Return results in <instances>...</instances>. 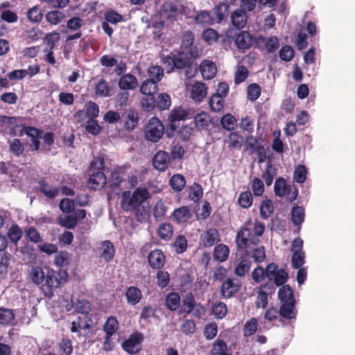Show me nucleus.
<instances>
[{"label": "nucleus", "instance_id": "f257e3e1", "mask_svg": "<svg viewBox=\"0 0 355 355\" xmlns=\"http://www.w3.org/2000/svg\"><path fill=\"white\" fill-rule=\"evenodd\" d=\"M150 196L148 190L144 187H138L133 192L124 191L121 196V205L125 211H139L142 204Z\"/></svg>", "mask_w": 355, "mask_h": 355}, {"label": "nucleus", "instance_id": "f03ea898", "mask_svg": "<svg viewBox=\"0 0 355 355\" xmlns=\"http://www.w3.org/2000/svg\"><path fill=\"white\" fill-rule=\"evenodd\" d=\"M190 13L191 9L187 6L178 1L167 2L162 6V15L171 21L177 20L182 15L190 17Z\"/></svg>", "mask_w": 355, "mask_h": 355}, {"label": "nucleus", "instance_id": "7ed1b4c3", "mask_svg": "<svg viewBox=\"0 0 355 355\" xmlns=\"http://www.w3.org/2000/svg\"><path fill=\"white\" fill-rule=\"evenodd\" d=\"M62 272L59 274L61 275ZM63 277H60L59 278L56 274V272L49 268L47 270L46 275L44 279V283H43L42 289L44 293V295L49 297H51L53 295V290L58 288L62 282H67V273L65 271L62 272Z\"/></svg>", "mask_w": 355, "mask_h": 355}, {"label": "nucleus", "instance_id": "20e7f679", "mask_svg": "<svg viewBox=\"0 0 355 355\" xmlns=\"http://www.w3.org/2000/svg\"><path fill=\"white\" fill-rule=\"evenodd\" d=\"M259 242V239L252 234L248 227H241L236 236L237 246L245 250L246 252H250L253 245H257Z\"/></svg>", "mask_w": 355, "mask_h": 355}, {"label": "nucleus", "instance_id": "39448f33", "mask_svg": "<svg viewBox=\"0 0 355 355\" xmlns=\"http://www.w3.org/2000/svg\"><path fill=\"white\" fill-rule=\"evenodd\" d=\"M164 132V126L157 117L150 119L145 126V137L146 139L152 142H157L162 137Z\"/></svg>", "mask_w": 355, "mask_h": 355}, {"label": "nucleus", "instance_id": "423d86ee", "mask_svg": "<svg viewBox=\"0 0 355 355\" xmlns=\"http://www.w3.org/2000/svg\"><path fill=\"white\" fill-rule=\"evenodd\" d=\"M182 53L189 55L191 58H197L202 53V49L194 44V35L192 32L187 31L184 33L182 37L180 46Z\"/></svg>", "mask_w": 355, "mask_h": 355}, {"label": "nucleus", "instance_id": "0eeeda50", "mask_svg": "<svg viewBox=\"0 0 355 355\" xmlns=\"http://www.w3.org/2000/svg\"><path fill=\"white\" fill-rule=\"evenodd\" d=\"M144 339L142 333L135 331L122 343V348L130 354H139L141 350V343Z\"/></svg>", "mask_w": 355, "mask_h": 355}, {"label": "nucleus", "instance_id": "6e6552de", "mask_svg": "<svg viewBox=\"0 0 355 355\" xmlns=\"http://www.w3.org/2000/svg\"><path fill=\"white\" fill-rule=\"evenodd\" d=\"M125 128L128 131L133 130L139 123V113L137 110L129 108L122 114Z\"/></svg>", "mask_w": 355, "mask_h": 355}, {"label": "nucleus", "instance_id": "1a4fd4ad", "mask_svg": "<svg viewBox=\"0 0 355 355\" xmlns=\"http://www.w3.org/2000/svg\"><path fill=\"white\" fill-rule=\"evenodd\" d=\"M220 241V235L215 228H209L200 235V242L205 248L213 246Z\"/></svg>", "mask_w": 355, "mask_h": 355}, {"label": "nucleus", "instance_id": "9d476101", "mask_svg": "<svg viewBox=\"0 0 355 355\" xmlns=\"http://www.w3.org/2000/svg\"><path fill=\"white\" fill-rule=\"evenodd\" d=\"M239 287V280L236 278H227L223 283L222 295L224 297L230 298L238 291Z\"/></svg>", "mask_w": 355, "mask_h": 355}, {"label": "nucleus", "instance_id": "9b49d317", "mask_svg": "<svg viewBox=\"0 0 355 355\" xmlns=\"http://www.w3.org/2000/svg\"><path fill=\"white\" fill-rule=\"evenodd\" d=\"M207 94V87L202 82H196L191 87V98L195 102H201Z\"/></svg>", "mask_w": 355, "mask_h": 355}, {"label": "nucleus", "instance_id": "f8f14e48", "mask_svg": "<svg viewBox=\"0 0 355 355\" xmlns=\"http://www.w3.org/2000/svg\"><path fill=\"white\" fill-rule=\"evenodd\" d=\"M170 160L168 153L159 150L154 156L153 166L158 171H164L168 168Z\"/></svg>", "mask_w": 355, "mask_h": 355}, {"label": "nucleus", "instance_id": "ddd939ff", "mask_svg": "<svg viewBox=\"0 0 355 355\" xmlns=\"http://www.w3.org/2000/svg\"><path fill=\"white\" fill-rule=\"evenodd\" d=\"M106 177L105 174L100 171L92 172L88 180V184L94 190L99 189L106 184Z\"/></svg>", "mask_w": 355, "mask_h": 355}, {"label": "nucleus", "instance_id": "4468645a", "mask_svg": "<svg viewBox=\"0 0 355 355\" xmlns=\"http://www.w3.org/2000/svg\"><path fill=\"white\" fill-rule=\"evenodd\" d=\"M150 266L155 269L162 268L165 263V256L160 250L152 251L148 257Z\"/></svg>", "mask_w": 355, "mask_h": 355}, {"label": "nucleus", "instance_id": "2eb2a0df", "mask_svg": "<svg viewBox=\"0 0 355 355\" xmlns=\"http://www.w3.org/2000/svg\"><path fill=\"white\" fill-rule=\"evenodd\" d=\"M125 297L128 304L135 306L141 301L142 293L139 288L130 286L126 289Z\"/></svg>", "mask_w": 355, "mask_h": 355}, {"label": "nucleus", "instance_id": "dca6fc26", "mask_svg": "<svg viewBox=\"0 0 355 355\" xmlns=\"http://www.w3.org/2000/svg\"><path fill=\"white\" fill-rule=\"evenodd\" d=\"M253 43L252 36L248 32L242 31L236 36L235 44L241 50L249 49Z\"/></svg>", "mask_w": 355, "mask_h": 355}, {"label": "nucleus", "instance_id": "f3484780", "mask_svg": "<svg viewBox=\"0 0 355 355\" xmlns=\"http://www.w3.org/2000/svg\"><path fill=\"white\" fill-rule=\"evenodd\" d=\"M200 71L205 79L210 80L215 76L216 67L213 62L204 60L200 65Z\"/></svg>", "mask_w": 355, "mask_h": 355}, {"label": "nucleus", "instance_id": "a211bd4d", "mask_svg": "<svg viewBox=\"0 0 355 355\" xmlns=\"http://www.w3.org/2000/svg\"><path fill=\"white\" fill-rule=\"evenodd\" d=\"M119 87L121 89L128 90L134 89L137 87V78L130 73L123 75L119 80Z\"/></svg>", "mask_w": 355, "mask_h": 355}, {"label": "nucleus", "instance_id": "6ab92c4d", "mask_svg": "<svg viewBox=\"0 0 355 355\" xmlns=\"http://www.w3.org/2000/svg\"><path fill=\"white\" fill-rule=\"evenodd\" d=\"M49 268L45 267V268H41L39 266H33L31 268V279L33 282L37 285L43 284L47 270H49Z\"/></svg>", "mask_w": 355, "mask_h": 355}, {"label": "nucleus", "instance_id": "aec40b11", "mask_svg": "<svg viewBox=\"0 0 355 355\" xmlns=\"http://www.w3.org/2000/svg\"><path fill=\"white\" fill-rule=\"evenodd\" d=\"M231 18L233 26L239 29L243 28L247 23L246 13L242 9H238L233 12Z\"/></svg>", "mask_w": 355, "mask_h": 355}, {"label": "nucleus", "instance_id": "412c9836", "mask_svg": "<svg viewBox=\"0 0 355 355\" xmlns=\"http://www.w3.org/2000/svg\"><path fill=\"white\" fill-rule=\"evenodd\" d=\"M101 257L105 260L109 261L114 258L115 254V248L112 243L110 241H105L101 243L100 248Z\"/></svg>", "mask_w": 355, "mask_h": 355}, {"label": "nucleus", "instance_id": "4be33fe9", "mask_svg": "<svg viewBox=\"0 0 355 355\" xmlns=\"http://www.w3.org/2000/svg\"><path fill=\"white\" fill-rule=\"evenodd\" d=\"M173 216L178 223H184L191 218V211L186 206L175 209Z\"/></svg>", "mask_w": 355, "mask_h": 355}, {"label": "nucleus", "instance_id": "5701e85b", "mask_svg": "<svg viewBox=\"0 0 355 355\" xmlns=\"http://www.w3.org/2000/svg\"><path fill=\"white\" fill-rule=\"evenodd\" d=\"M39 184L41 192L48 198H54L59 193L58 188L48 184L44 180H40Z\"/></svg>", "mask_w": 355, "mask_h": 355}, {"label": "nucleus", "instance_id": "b1692460", "mask_svg": "<svg viewBox=\"0 0 355 355\" xmlns=\"http://www.w3.org/2000/svg\"><path fill=\"white\" fill-rule=\"evenodd\" d=\"M118 328L119 322L116 318L113 316L109 317L103 325V331L105 332L107 339H110Z\"/></svg>", "mask_w": 355, "mask_h": 355}, {"label": "nucleus", "instance_id": "393cba45", "mask_svg": "<svg viewBox=\"0 0 355 355\" xmlns=\"http://www.w3.org/2000/svg\"><path fill=\"white\" fill-rule=\"evenodd\" d=\"M229 6L227 3H221L214 7L211 12L214 17V23L221 21L227 15Z\"/></svg>", "mask_w": 355, "mask_h": 355}, {"label": "nucleus", "instance_id": "a878e982", "mask_svg": "<svg viewBox=\"0 0 355 355\" xmlns=\"http://www.w3.org/2000/svg\"><path fill=\"white\" fill-rule=\"evenodd\" d=\"M279 314L284 318L293 319L296 316L295 302L282 304L279 309Z\"/></svg>", "mask_w": 355, "mask_h": 355}, {"label": "nucleus", "instance_id": "bb28decb", "mask_svg": "<svg viewBox=\"0 0 355 355\" xmlns=\"http://www.w3.org/2000/svg\"><path fill=\"white\" fill-rule=\"evenodd\" d=\"M189 113L182 108L174 110L170 114L168 119L173 129H175V123L179 121H184L188 118Z\"/></svg>", "mask_w": 355, "mask_h": 355}, {"label": "nucleus", "instance_id": "cd10ccee", "mask_svg": "<svg viewBox=\"0 0 355 355\" xmlns=\"http://www.w3.org/2000/svg\"><path fill=\"white\" fill-rule=\"evenodd\" d=\"M140 91L144 95L152 96L158 91L157 83L147 79L142 83Z\"/></svg>", "mask_w": 355, "mask_h": 355}, {"label": "nucleus", "instance_id": "c85d7f7f", "mask_svg": "<svg viewBox=\"0 0 355 355\" xmlns=\"http://www.w3.org/2000/svg\"><path fill=\"white\" fill-rule=\"evenodd\" d=\"M229 253L230 250L226 245L219 244L214 248V258L220 262H223L227 260Z\"/></svg>", "mask_w": 355, "mask_h": 355}, {"label": "nucleus", "instance_id": "c756f323", "mask_svg": "<svg viewBox=\"0 0 355 355\" xmlns=\"http://www.w3.org/2000/svg\"><path fill=\"white\" fill-rule=\"evenodd\" d=\"M166 306L171 311L177 310L180 306V296L177 293H170L166 297Z\"/></svg>", "mask_w": 355, "mask_h": 355}, {"label": "nucleus", "instance_id": "7c9ffc66", "mask_svg": "<svg viewBox=\"0 0 355 355\" xmlns=\"http://www.w3.org/2000/svg\"><path fill=\"white\" fill-rule=\"evenodd\" d=\"M196 303L192 293L187 294L182 300L181 311L185 314L191 313Z\"/></svg>", "mask_w": 355, "mask_h": 355}, {"label": "nucleus", "instance_id": "2f4dec72", "mask_svg": "<svg viewBox=\"0 0 355 355\" xmlns=\"http://www.w3.org/2000/svg\"><path fill=\"white\" fill-rule=\"evenodd\" d=\"M255 262L260 263L266 259V252L263 246L253 245L250 252H246Z\"/></svg>", "mask_w": 355, "mask_h": 355}, {"label": "nucleus", "instance_id": "473e14b6", "mask_svg": "<svg viewBox=\"0 0 355 355\" xmlns=\"http://www.w3.org/2000/svg\"><path fill=\"white\" fill-rule=\"evenodd\" d=\"M110 87L107 82L101 78L95 86V94L100 97H106L110 96Z\"/></svg>", "mask_w": 355, "mask_h": 355}, {"label": "nucleus", "instance_id": "72a5a7b5", "mask_svg": "<svg viewBox=\"0 0 355 355\" xmlns=\"http://www.w3.org/2000/svg\"><path fill=\"white\" fill-rule=\"evenodd\" d=\"M185 184V178L181 174H175L170 180V186L175 191H181L184 188Z\"/></svg>", "mask_w": 355, "mask_h": 355}, {"label": "nucleus", "instance_id": "f704fd0d", "mask_svg": "<svg viewBox=\"0 0 355 355\" xmlns=\"http://www.w3.org/2000/svg\"><path fill=\"white\" fill-rule=\"evenodd\" d=\"M278 297L282 304L286 302H295L292 289L288 286H283L279 288L278 292Z\"/></svg>", "mask_w": 355, "mask_h": 355}, {"label": "nucleus", "instance_id": "c9c22d12", "mask_svg": "<svg viewBox=\"0 0 355 355\" xmlns=\"http://www.w3.org/2000/svg\"><path fill=\"white\" fill-rule=\"evenodd\" d=\"M64 18V13L60 10H52L46 15V21L51 25L60 24Z\"/></svg>", "mask_w": 355, "mask_h": 355}, {"label": "nucleus", "instance_id": "e433bc0d", "mask_svg": "<svg viewBox=\"0 0 355 355\" xmlns=\"http://www.w3.org/2000/svg\"><path fill=\"white\" fill-rule=\"evenodd\" d=\"M196 23L202 25H208L214 23V17L211 12L201 11L195 17Z\"/></svg>", "mask_w": 355, "mask_h": 355}, {"label": "nucleus", "instance_id": "4c0bfd02", "mask_svg": "<svg viewBox=\"0 0 355 355\" xmlns=\"http://www.w3.org/2000/svg\"><path fill=\"white\" fill-rule=\"evenodd\" d=\"M251 262L247 258H243L235 268L234 272L239 277H243L248 273L250 268Z\"/></svg>", "mask_w": 355, "mask_h": 355}, {"label": "nucleus", "instance_id": "58836bf2", "mask_svg": "<svg viewBox=\"0 0 355 355\" xmlns=\"http://www.w3.org/2000/svg\"><path fill=\"white\" fill-rule=\"evenodd\" d=\"M304 210L302 207H294L291 210L292 222L295 225H300L304 222Z\"/></svg>", "mask_w": 355, "mask_h": 355}, {"label": "nucleus", "instance_id": "ea45409f", "mask_svg": "<svg viewBox=\"0 0 355 355\" xmlns=\"http://www.w3.org/2000/svg\"><path fill=\"white\" fill-rule=\"evenodd\" d=\"M243 142V138L238 133L234 132L230 134L227 144L230 148L240 149Z\"/></svg>", "mask_w": 355, "mask_h": 355}, {"label": "nucleus", "instance_id": "a19ab883", "mask_svg": "<svg viewBox=\"0 0 355 355\" xmlns=\"http://www.w3.org/2000/svg\"><path fill=\"white\" fill-rule=\"evenodd\" d=\"M148 74L150 77L148 80H152L157 83L162 80L164 76V70L159 66L153 65L148 68Z\"/></svg>", "mask_w": 355, "mask_h": 355}, {"label": "nucleus", "instance_id": "79ce46f5", "mask_svg": "<svg viewBox=\"0 0 355 355\" xmlns=\"http://www.w3.org/2000/svg\"><path fill=\"white\" fill-rule=\"evenodd\" d=\"M212 355H232L230 353L227 352V345L226 343L220 339H217L214 345L211 349Z\"/></svg>", "mask_w": 355, "mask_h": 355}, {"label": "nucleus", "instance_id": "37998d69", "mask_svg": "<svg viewBox=\"0 0 355 355\" xmlns=\"http://www.w3.org/2000/svg\"><path fill=\"white\" fill-rule=\"evenodd\" d=\"M253 201V197L250 191L241 192L239 196L238 202L242 208H249Z\"/></svg>", "mask_w": 355, "mask_h": 355}, {"label": "nucleus", "instance_id": "c03bdc74", "mask_svg": "<svg viewBox=\"0 0 355 355\" xmlns=\"http://www.w3.org/2000/svg\"><path fill=\"white\" fill-rule=\"evenodd\" d=\"M8 236L10 241L17 245L22 236V232L17 225H12L8 231Z\"/></svg>", "mask_w": 355, "mask_h": 355}, {"label": "nucleus", "instance_id": "a18cd8bd", "mask_svg": "<svg viewBox=\"0 0 355 355\" xmlns=\"http://www.w3.org/2000/svg\"><path fill=\"white\" fill-rule=\"evenodd\" d=\"M276 175L277 169L268 162L267 167L262 175V178L267 186H270L272 184L273 179Z\"/></svg>", "mask_w": 355, "mask_h": 355}, {"label": "nucleus", "instance_id": "49530a36", "mask_svg": "<svg viewBox=\"0 0 355 355\" xmlns=\"http://www.w3.org/2000/svg\"><path fill=\"white\" fill-rule=\"evenodd\" d=\"M167 211V207L162 200L155 203L153 208V216L157 220H162Z\"/></svg>", "mask_w": 355, "mask_h": 355}, {"label": "nucleus", "instance_id": "de8ad7c7", "mask_svg": "<svg viewBox=\"0 0 355 355\" xmlns=\"http://www.w3.org/2000/svg\"><path fill=\"white\" fill-rule=\"evenodd\" d=\"M157 234L162 239L168 241L172 236L173 227L168 223L162 224L157 230Z\"/></svg>", "mask_w": 355, "mask_h": 355}, {"label": "nucleus", "instance_id": "09e8293b", "mask_svg": "<svg viewBox=\"0 0 355 355\" xmlns=\"http://www.w3.org/2000/svg\"><path fill=\"white\" fill-rule=\"evenodd\" d=\"M15 315L12 310L6 308H0V324L6 325L12 321Z\"/></svg>", "mask_w": 355, "mask_h": 355}, {"label": "nucleus", "instance_id": "8fccbe9b", "mask_svg": "<svg viewBox=\"0 0 355 355\" xmlns=\"http://www.w3.org/2000/svg\"><path fill=\"white\" fill-rule=\"evenodd\" d=\"M220 124L227 130H232L236 127V120L231 114H227L221 118Z\"/></svg>", "mask_w": 355, "mask_h": 355}, {"label": "nucleus", "instance_id": "3c124183", "mask_svg": "<svg viewBox=\"0 0 355 355\" xmlns=\"http://www.w3.org/2000/svg\"><path fill=\"white\" fill-rule=\"evenodd\" d=\"M209 103L214 112H220L223 107V97L220 94H214L210 98Z\"/></svg>", "mask_w": 355, "mask_h": 355}, {"label": "nucleus", "instance_id": "603ef678", "mask_svg": "<svg viewBox=\"0 0 355 355\" xmlns=\"http://www.w3.org/2000/svg\"><path fill=\"white\" fill-rule=\"evenodd\" d=\"M257 329V320L255 318H252L250 320L247 321L243 327V336L245 337L253 335Z\"/></svg>", "mask_w": 355, "mask_h": 355}, {"label": "nucleus", "instance_id": "864d4df0", "mask_svg": "<svg viewBox=\"0 0 355 355\" xmlns=\"http://www.w3.org/2000/svg\"><path fill=\"white\" fill-rule=\"evenodd\" d=\"M202 194L203 191L202 187L198 183H194L191 187L189 197L190 200L196 202L202 198Z\"/></svg>", "mask_w": 355, "mask_h": 355}, {"label": "nucleus", "instance_id": "5fc2aeb1", "mask_svg": "<svg viewBox=\"0 0 355 355\" xmlns=\"http://www.w3.org/2000/svg\"><path fill=\"white\" fill-rule=\"evenodd\" d=\"M194 121L196 127L203 128L209 125L210 117L207 113L202 112L194 117Z\"/></svg>", "mask_w": 355, "mask_h": 355}, {"label": "nucleus", "instance_id": "6e6d98bb", "mask_svg": "<svg viewBox=\"0 0 355 355\" xmlns=\"http://www.w3.org/2000/svg\"><path fill=\"white\" fill-rule=\"evenodd\" d=\"M288 185H286V180L284 178H278L275 182L274 191L275 195L279 197H283L287 191Z\"/></svg>", "mask_w": 355, "mask_h": 355}, {"label": "nucleus", "instance_id": "4d7b16f0", "mask_svg": "<svg viewBox=\"0 0 355 355\" xmlns=\"http://www.w3.org/2000/svg\"><path fill=\"white\" fill-rule=\"evenodd\" d=\"M73 306L75 311L82 314H87L91 310L90 303L85 300H78Z\"/></svg>", "mask_w": 355, "mask_h": 355}, {"label": "nucleus", "instance_id": "13d9d810", "mask_svg": "<svg viewBox=\"0 0 355 355\" xmlns=\"http://www.w3.org/2000/svg\"><path fill=\"white\" fill-rule=\"evenodd\" d=\"M212 311L216 318L222 319L227 314V306L223 302H219V303L215 304L213 306Z\"/></svg>", "mask_w": 355, "mask_h": 355}, {"label": "nucleus", "instance_id": "bf43d9fd", "mask_svg": "<svg viewBox=\"0 0 355 355\" xmlns=\"http://www.w3.org/2000/svg\"><path fill=\"white\" fill-rule=\"evenodd\" d=\"M248 76V69L242 65L239 66L234 74V83L237 85L243 83Z\"/></svg>", "mask_w": 355, "mask_h": 355}, {"label": "nucleus", "instance_id": "052dcab7", "mask_svg": "<svg viewBox=\"0 0 355 355\" xmlns=\"http://www.w3.org/2000/svg\"><path fill=\"white\" fill-rule=\"evenodd\" d=\"M263 40L267 51L270 53L275 52L279 46V40L276 36L266 37Z\"/></svg>", "mask_w": 355, "mask_h": 355}, {"label": "nucleus", "instance_id": "680f3d73", "mask_svg": "<svg viewBox=\"0 0 355 355\" xmlns=\"http://www.w3.org/2000/svg\"><path fill=\"white\" fill-rule=\"evenodd\" d=\"M156 309L150 305L144 306L141 309L139 320H144L148 322L149 318H153L155 315Z\"/></svg>", "mask_w": 355, "mask_h": 355}, {"label": "nucleus", "instance_id": "e2e57ef3", "mask_svg": "<svg viewBox=\"0 0 355 355\" xmlns=\"http://www.w3.org/2000/svg\"><path fill=\"white\" fill-rule=\"evenodd\" d=\"M58 347L65 355H71L73 352L72 343L69 338H62L58 343Z\"/></svg>", "mask_w": 355, "mask_h": 355}, {"label": "nucleus", "instance_id": "0e129e2a", "mask_svg": "<svg viewBox=\"0 0 355 355\" xmlns=\"http://www.w3.org/2000/svg\"><path fill=\"white\" fill-rule=\"evenodd\" d=\"M157 107L159 110H167L171 105V101L170 96L165 93H162L158 96L157 98Z\"/></svg>", "mask_w": 355, "mask_h": 355}, {"label": "nucleus", "instance_id": "69168bd1", "mask_svg": "<svg viewBox=\"0 0 355 355\" xmlns=\"http://www.w3.org/2000/svg\"><path fill=\"white\" fill-rule=\"evenodd\" d=\"M173 246L178 253H182L186 251L187 248V240L184 236L179 235L176 238Z\"/></svg>", "mask_w": 355, "mask_h": 355}, {"label": "nucleus", "instance_id": "338daca9", "mask_svg": "<svg viewBox=\"0 0 355 355\" xmlns=\"http://www.w3.org/2000/svg\"><path fill=\"white\" fill-rule=\"evenodd\" d=\"M27 17L33 22H39L42 19V12L37 6H34L28 10Z\"/></svg>", "mask_w": 355, "mask_h": 355}, {"label": "nucleus", "instance_id": "774afa93", "mask_svg": "<svg viewBox=\"0 0 355 355\" xmlns=\"http://www.w3.org/2000/svg\"><path fill=\"white\" fill-rule=\"evenodd\" d=\"M26 237L33 243H41L42 241L39 232L33 227H30L26 230Z\"/></svg>", "mask_w": 355, "mask_h": 355}]
</instances>
